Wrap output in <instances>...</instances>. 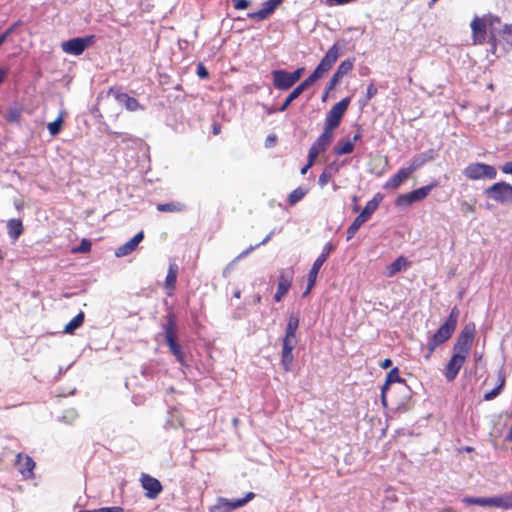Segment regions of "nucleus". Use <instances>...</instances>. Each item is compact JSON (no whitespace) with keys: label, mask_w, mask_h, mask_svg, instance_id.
I'll use <instances>...</instances> for the list:
<instances>
[{"label":"nucleus","mask_w":512,"mask_h":512,"mask_svg":"<svg viewBox=\"0 0 512 512\" xmlns=\"http://www.w3.org/2000/svg\"><path fill=\"white\" fill-rule=\"evenodd\" d=\"M15 466L24 478H31L33 476L35 462L30 456L19 453L16 456Z\"/></svg>","instance_id":"obj_19"},{"label":"nucleus","mask_w":512,"mask_h":512,"mask_svg":"<svg viewBox=\"0 0 512 512\" xmlns=\"http://www.w3.org/2000/svg\"><path fill=\"white\" fill-rule=\"evenodd\" d=\"M8 235L12 240H17L23 232V224L19 219H10L7 222Z\"/></svg>","instance_id":"obj_32"},{"label":"nucleus","mask_w":512,"mask_h":512,"mask_svg":"<svg viewBox=\"0 0 512 512\" xmlns=\"http://www.w3.org/2000/svg\"><path fill=\"white\" fill-rule=\"evenodd\" d=\"M255 498V493L248 492L245 497L237 499V503L239 506L243 507L245 506L249 501L253 500Z\"/></svg>","instance_id":"obj_51"},{"label":"nucleus","mask_w":512,"mask_h":512,"mask_svg":"<svg viewBox=\"0 0 512 512\" xmlns=\"http://www.w3.org/2000/svg\"><path fill=\"white\" fill-rule=\"evenodd\" d=\"M459 314V309L456 306L453 307L445 322L429 337L427 342L428 354L426 358H429L438 346L445 343L452 336L457 326Z\"/></svg>","instance_id":"obj_3"},{"label":"nucleus","mask_w":512,"mask_h":512,"mask_svg":"<svg viewBox=\"0 0 512 512\" xmlns=\"http://www.w3.org/2000/svg\"><path fill=\"white\" fill-rule=\"evenodd\" d=\"M109 94L113 95L116 101L120 105L124 106L128 111H136L141 107L136 98L129 96L127 93L121 92L116 87H111L109 89Z\"/></svg>","instance_id":"obj_18"},{"label":"nucleus","mask_w":512,"mask_h":512,"mask_svg":"<svg viewBox=\"0 0 512 512\" xmlns=\"http://www.w3.org/2000/svg\"><path fill=\"white\" fill-rule=\"evenodd\" d=\"M409 265V261L404 256H399L396 260H394L391 264H389L386 268V275L388 277L395 276L398 272L407 268Z\"/></svg>","instance_id":"obj_27"},{"label":"nucleus","mask_w":512,"mask_h":512,"mask_svg":"<svg viewBox=\"0 0 512 512\" xmlns=\"http://www.w3.org/2000/svg\"><path fill=\"white\" fill-rule=\"evenodd\" d=\"M274 234V231H271L259 244L255 245V247H259L260 245H264L266 244L270 239L271 237L273 236Z\"/></svg>","instance_id":"obj_62"},{"label":"nucleus","mask_w":512,"mask_h":512,"mask_svg":"<svg viewBox=\"0 0 512 512\" xmlns=\"http://www.w3.org/2000/svg\"><path fill=\"white\" fill-rule=\"evenodd\" d=\"M391 366H392V360H391V359H389V358L385 359V360L382 362V364H381V368H383V369H388V368H389V367H391Z\"/></svg>","instance_id":"obj_63"},{"label":"nucleus","mask_w":512,"mask_h":512,"mask_svg":"<svg viewBox=\"0 0 512 512\" xmlns=\"http://www.w3.org/2000/svg\"><path fill=\"white\" fill-rule=\"evenodd\" d=\"M95 35H88L85 37H76L64 41L61 44L62 50L70 55H81L91 44L94 43Z\"/></svg>","instance_id":"obj_12"},{"label":"nucleus","mask_w":512,"mask_h":512,"mask_svg":"<svg viewBox=\"0 0 512 512\" xmlns=\"http://www.w3.org/2000/svg\"><path fill=\"white\" fill-rule=\"evenodd\" d=\"M387 391L388 390H384V386L381 387V401L383 406H387Z\"/></svg>","instance_id":"obj_60"},{"label":"nucleus","mask_w":512,"mask_h":512,"mask_svg":"<svg viewBox=\"0 0 512 512\" xmlns=\"http://www.w3.org/2000/svg\"><path fill=\"white\" fill-rule=\"evenodd\" d=\"M256 247L255 246H250L248 247L246 250H244L243 252H241L233 261L232 263H235L236 261L240 260L241 258L247 256L250 252H252Z\"/></svg>","instance_id":"obj_57"},{"label":"nucleus","mask_w":512,"mask_h":512,"mask_svg":"<svg viewBox=\"0 0 512 512\" xmlns=\"http://www.w3.org/2000/svg\"><path fill=\"white\" fill-rule=\"evenodd\" d=\"M354 61V58H348L342 61L335 72L343 78L353 69Z\"/></svg>","instance_id":"obj_39"},{"label":"nucleus","mask_w":512,"mask_h":512,"mask_svg":"<svg viewBox=\"0 0 512 512\" xmlns=\"http://www.w3.org/2000/svg\"><path fill=\"white\" fill-rule=\"evenodd\" d=\"M271 75L273 79V85L278 90L286 91L295 85V82L293 81L290 72L286 70H273L271 72Z\"/></svg>","instance_id":"obj_16"},{"label":"nucleus","mask_w":512,"mask_h":512,"mask_svg":"<svg viewBox=\"0 0 512 512\" xmlns=\"http://www.w3.org/2000/svg\"><path fill=\"white\" fill-rule=\"evenodd\" d=\"M92 243L88 239H82L80 244L72 249L73 253H88L91 250Z\"/></svg>","instance_id":"obj_44"},{"label":"nucleus","mask_w":512,"mask_h":512,"mask_svg":"<svg viewBox=\"0 0 512 512\" xmlns=\"http://www.w3.org/2000/svg\"><path fill=\"white\" fill-rule=\"evenodd\" d=\"M322 153L319 149H317L315 146H311L308 152V163L313 164L315 158Z\"/></svg>","instance_id":"obj_50"},{"label":"nucleus","mask_w":512,"mask_h":512,"mask_svg":"<svg viewBox=\"0 0 512 512\" xmlns=\"http://www.w3.org/2000/svg\"><path fill=\"white\" fill-rule=\"evenodd\" d=\"M178 266L175 263L169 265L168 273L165 279V286L167 288H175L177 280Z\"/></svg>","instance_id":"obj_37"},{"label":"nucleus","mask_w":512,"mask_h":512,"mask_svg":"<svg viewBox=\"0 0 512 512\" xmlns=\"http://www.w3.org/2000/svg\"><path fill=\"white\" fill-rule=\"evenodd\" d=\"M62 123H63V115L61 113L56 120H54L53 122H50L48 124L49 133L52 136L59 134L61 131V128H62Z\"/></svg>","instance_id":"obj_42"},{"label":"nucleus","mask_w":512,"mask_h":512,"mask_svg":"<svg viewBox=\"0 0 512 512\" xmlns=\"http://www.w3.org/2000/svg\"><path fill=\"white\" fill-rule=\"evenodd\" d=\"M340 164L336 161L329 163L320 174L318 184L321 188L325 187L329 180L339 172Z\"/></svg>","instance_id":"obj_25"},{"label":"nucleus","mask_w":512,"mask_h":512,"mask_svg":"<svg viewBox=\"0 0 512 512\" xmlns=\"http://www.w3.org/2000/svg\"><path fill=\"white\" fill-rule=\"evenodd\" d=\"M184 209V205L181 203H163L157 205V210L160 212H175L182 211Z\"/></svg>","instance_id":"obj_40"},{"label":"nucleus","mask_w":512,"mask_h":512,"mask_svg":"<svg viewBox=\"0 0 512 512\" xmlns=\"http://www.w3.org/2000/svg\"><path fill=\"white\" fill-rule=\"evenodd\" d=\"M382 200V196L380 194H377L374 196L373 199L368 201L361 211V213L354 219V221L351 223V225L347 229V241L351 240L357 231L360 229V227L369 220V218L372 216V214L377 210L380 202Z\"/></svg>","instance_id":"obj_6"},{"label":"nucleus","mask_w":512,"mask_h":512,"mask_svg":"<svg viewBox=\"0 0 512 512\" xmlns=\"http://www.w3.org/2000/svg\"><path fill=\"white\" fill-rule=\"evenodd\" d=\"M503 35L505 36V40L512 44V25H505L503 28Z\"/></svg>","instance_id":"obj_53"},{"label":"nucleus","mask_w":512,"mask_h":512,"mask_svg":"<svg viewBox=\"0 0 512 512\" xmlns=\"http://www.w3.org/2000/svg\"><path fill=\"white\" fill-rule=\"evenodd\" d=\"M141 484L146 490V497L149 499H155L163 489L161 482L148 474H142Z\"/></svg>","instance_id":"obj_17"},{"label":"nucleus","mask_w":512,"mask_h":512,"mask_svg":"<svg viewBox=\"0 0 512 512\" xmlns=\"http://www.w3.org/2000/svg\"><path fill=\"white\" fill-rule=\"evenodd\" d=\"M162 329L164 333V340L169 351L181 366H186L185 353L183 352L181 345L178 343V327L174 313L169 312L165 316V323L162 324Z\"/></svg>","instance_id":"obj_2"},{"label":"nucleus","mask_w":512,"mask_h":512,"mask_svg":"<svg viewBox=\"0 0 512 512\" xmlns=\"http://www.w3.org/2000/svg\"><path fill=\"white\" fill-rule=\"evenodd\" d=\"M377 94V88L375 87L374 84H370L368 85L367 87V91H366V96H367V99L370 100L371 98H373L375 95Z\"/></svg>","instance_id":"obj_55"},{"label":"nucleus","mask_w":512,"mask_h":512,"mask_svg":"<svg viewBox=\"0 0 512 512\" xmlns=\"http://www.w3.org/2000/svg\"><path fill=\"white\" fill-rule=\"evenodd\" d=\"M501 170L505 174L512 175V161L506 162L504 165H502Z\"/></svg>","instance_id":"obj_58"},{"label":"nucleus","mask_w":512,"mask_h":512,"mask_svg":"<svg viewBox=\"0 0 512 512\" xmlns=\"http://www.w3.org/2000/svg\"><path fill=\"white\" fill-rule=\"evenodd\" d=\"M341 79L342 77L335 72L326 84V94H329V92L336 87Z\"/></svg>","instance_id":"obj_46"},{"label":"nucleus","mask_w":512,"mask_h":512,"mask_svg":"<svg viewBox=\"0 0 512 512\" xmlns=\"http://www.w3.org/2000/svg\"><path fill=\"white\" fill-rule=\"evenodd\" d=\"M143 239H144V232L143 231L138 232L133 238H131L129 241H127L123 245L119 246L115 250V256L116 257H124V256L131 254L133 251L136 250L139 243Z\"/></svg>","instance_id":"obj_21"},{"label":"nucleus","mask_w":512,"mask_h":512,"mask_svg":"<svg viewBox=\"0 0 512 512\" xmlns=\"http://www.w3.org/2000/svg\"><path fill=\"white\" fill-rule=\"evenodd\" d=\"M20 118V113L18 110H10L7 115V121L9 122H18Z\"/></svg>","instance_id":"obj_54"},{"label":"nucleus","mask_w":512,"mask_h":512,"mask_svg":"<svg viewBox=\"0 0 512 512\" xmlns=\"http://www.w3.org/2000/svg\"><path fill=\"white\" fill-rule=\"evenodd\" d=\"M438 156L437 152L434 149H428L425 152L415 155L409 167L414 172L418 169H420L423 165H425L427 162L433 161Z\"/></svg>","instance_id":"obj_22"},{"label":"nucleus","mask_w":512,"mask_h":512,"mask_svg":"<svg viewBox=\"0 0 512 512\" xmlns=\"http://www.w3.org/2000/svg\"><path fill=\"white\" fill-rule=\"evenodd\" d=\"M354 150V144L353 141L347 140H339L337 144L334 146V153L336 155H345L350 154Z\"/></svg>","instance_id":"obj_34"},{"label":"nucleus","mask_w":512,"mask_h":512,"mask_svg":"<svg viewBox=\"0 0 512 512\" xmlns=\"http://www.w3.org/2000/svg\"><path fill=\"white\" fill-rule=\"evenodd\" d=\"M462 502L467 505L491 507V497H464Z\"/></svg>","instance_id":"obj_36"},{"label":"nucleus","mask_w":512,"mask_h":512,"mask_svg":"<svg viewBox=\"0 0 512 512\" xmlns=\"http://www.w3.org/2000/svg\"><path fill=\"white\" fill-rule=\"evenodd\" d=\"M307 87L301 82L297 87L293 89V91L286 97L285 101L282 103V105L277 109L279 112H284L289 105L297 99L305 90Z\"/></svg>","instance_id":"obj_31"},{"label":"nucleus","mask_w":512,"mask_h":512,"mask_svg":"<svg viewBox=\"0 0 512 512\" xmlns=\"http://www.w3.org/2000/svg\"><path fill=\"white\" fill-rule=\"evenodd\" d=\"M501 389L500 387H495L494 389H492L491 391L489 392H486L483 396V399L485 401H490V400H493L495 399L500 393H501Z\"/></svg>","instance_id":"obj_49"},{"label":"nucleus","mask_w":512,"mask_h":512,"mask_svg":"<svg viewBox=\"0 0 512 512\" xmlns=\"http://www.w3.org/2000/svg\"><path fill=\"white\" fill-rule=\"evenodd\" d=\"M393 383L403 384L404 385V392L407 393V394L410 393V389L406 385L405 380L402 377H400L399 370H398L397 367L392 368L388 372V374L386 376L385 383L383 384L384 390H388L390 385L393 384Z\"/></svg>","instance_id":"obj_26"},{"label":"nucleus","mask_w":512,"mask_h":512,"mask_svg":"<svg viewBox=\"0 0 512 512\" xmlns=\"http://www.w3.org/2000/svg\"><path fill=\"white\" fill-rule=\"evenodd\" d=\"M196 74L201 79H207L209 77V72L204 64L199 63L196 67Z\"/></svg>","instance_id":"obj_48"},{"label":"nucleus","mask_w":512,"mask_h":512,"mask_svg":"<svg viewBox=\"0 0 512 512\" xmlns=\"http://www.w3.org/2000/svg\"><path fill=\"white\" fill-rule=\"evenodd\" d=\"M282 1L283 0H267L263 3L260 10L248 13L247 17L257 21H263L274 12V10Z\"/></svg>","instance_id":"obj_20"},{"label":"nucleus","mask_w":512,"mask_h":512,"mask_svg":"<svg viewBox=\"0 0 512 512\" xmlns=\"http://www.w3.org/2000/svg\"><path fill=\"white\" fill-rule=\"evenodd\" d=\"M504 385H505V375H504V373L502 371H500L498 373V385H497V387H500V389L502 390Z\"/></svg>","instance_id":"obj_59"},{"label":"nucleus","mask_w":512,"mask_h":512,"mask_svg":"<svg viewBox=\"0 0 512 512\" xmlns=\"http://www.w3.org/2000/svg\"><path fill=\"white\" fill-rule=\"evenodd\" d=\"M293 276L294 271L292 268L280 270L277 291L274 295V299L276 302L281 301V299L288 293L292 284Z\"/></svg>","instance_id":"obj_14"},{"label":"nucleus","mask_w":512,"mask_h":512,"mask_svg":"<svg viewBox=\"0 0 512 512\" xmlns=\"http://www.w3.org/2000/svg\"><path fill=\"white\" fill-rule=\"evenodd\" d=\"M307 194V189L303 187H298L294 189L289 195H288V203L293 206L296 203H298L300 200L304 198V196Z\"/></svg>","instance_id":"obj_38"},{"label":"nucleus","mask_w":512,"mask_h":512,"mask_svg":"<svg viewBox=\"0 0 512 512\" xmlns=\"http://www.w3.org/2000/svg\"><path fill=\"white\" fill-rule=\"evenodd\" d=\"M491 507L501 508L504 510H511L512 493L491 497Z\"/></svg>","instance_id":"obj_29"},{"label":"nucleus","mask_w":512,"mask_h":512,"mask_svg":"<svg viewBox=\"0 0 512 512\" xmlns=\"http://www.w3.org/2000/svg\"><path fill=\"white\" fill-rule=\"evenodd\" d=\"M19 25V22L14 23L12 26H10L8 29L5 30L4 34H6L8 37L14 32L15 28Z\"/></svg>","instance_id":"obj_61"},{"label":"nucleus","mask_w":512,"mask_h":512,"mask_svg":"<svg viewBox=\"0 0 512 512\" xmlns=\"http://www.w3.org/2000/svg\"><path fill=\"white\" fill-rule=\"evenodd\" d=\"M79 512H123V508L119 506H113V507H102L99 509H93V510H80Z\"/></svg>","instance_id":"obj_47"},{"label":"nucleus","mask_w":512,"mask_h":512,"mask_svg":"<svg viewBox=\"0 0 512 512\" xmlns=\"http://www.w3.org/2000/svg\"><path fill=\"white\" fill-rule=\"evenodd\" d=\"M293 361H294L293 354H281V364L283 366V369L286 372H289L292 370Z\"/></svg>","instance_id":"obj_45"},{"label":"nucleus","mask_w":512,"mask_h":512,"mask_svg":"<svg viewBox=\"0 0 512 512\" xmlns=\"http://www.w3.org/2000/svg\"><path fill=\"white\" fill-rule=\"evenodd\" d=\"M345 45V41L335 42L326 52L314 71L302 83L308 88L328 72L340 56V49L345 47Z\"/></svg>","instance_id":"obj_4"},{"label":"nucleus","mask_w":512,"mask_h":512,"mask_svg":"<svg viewBox=\"0 0 512 512\" xmlns=\"http://www.w3.org/2000/svg\"><path fill=\"white\" fill-rule=\"evenodd\" d=\"M505 441L512 442V424L511 427L509 428L508 433L505 436Z\"/></svg>","instance_id":"obj_64"},{"label":"nucleus","mask_w":512,"mask_h":512,"mask_svg":"<svg viewBox=\"0 0 512 512\" xmlns=\"http://www.w3.org/2000/svg\"><path fill=\"white\" fill-rule=\"evenodd\" d=\"M298 327H299V315L295 314V313H291L288 318L287 325H286L284 338L297 339L296 332H297Z\"/></svg>","instance_id":"obj_30"},{"label":"nucleus","mask_w":512,"mask_h":512,"mask_svg":"<svg viewBox=\"0 0 512 512\" xmlns=\"http://www.w3.org/2000/svg\"><path fill=\"white\" fill-rule=\"evenodd\" d=\"M350 103V98H343L341 101L332 106L326 115L324 127L330 130L337 128L341 122V119L346 112Z\"/></svg>","instance_id":"obj_13"},{"label":"nucleus","mask_w":512,"mask_h":512,"mask_svg":"<svg viewBox=\"0 0 512 512\" xmlns=\"http://www.w3.org/2000/svg\"><path fill=\"white\" fill-rule=\"evenodd\" d=\"M162 329L164 333V340L169 351L181 366H186L185 353L183 352L181 345L178 343V327L174 313L169 312L165 316V323L162 324Z\"/></svg>","instance_id":"obj_1"},{"label":"nucleus","mask_w":512,"mask_h":512,"mask_svg":"<svg viewBox=\"0 0 512 512\" xmlns=\"http://www.w3.org/2000/svg\"><path fill=\"white\" fill-rule=\"evenodd\" d=\"M437 186H438V183L436 181H433L430 184H428L426 186H422V187L415 189L409 193L401 194L398 196V198L396 200V205L397 206H402V205L410 206L415 202L421 201V200L425 199L429 195V193L432 191V189H434Z\"/></svg>","instance_id":"obj_11"},{"label":"nucleus","mask_w":512,"mask_h":512,"mask_svg":"<svg viewBox=\"0 0 512 512\" xmlns=\"http://www.w3.org/2000/svg\"><path fill=\"white\" fill-rule=\"evenodd\" d=\"M237 503V499L229 500L224 497H219L215 505L210 508V512H231L235 509L241 508Z\"/></svg>","instance_id":"obj_24"},{"label":"nucleus","mask_w":512,"mask_h":512,"mask_svg":"<svg viewBox=\"0 0 512 512\" xmlns=\"http://www.w3.org/2000/svg\"><path fill=\"white\" fill-rule=\"evenodd\" d=\"M467 357L459 353L453 352L451 359L448 361L445 367V378L448 382H452L456 379L461 367L465 363Z\"/></svg>","instance_id":"obj_15"},{"label":"nucleus","mask_w":512,"mask_h":512,"mask_svg":"<svg viewBox=\"0 0 512 512\" xmlns=\"http://www.w3.org/2000/svg\"><path fill=\"white\" fill-rule=\"evenodd\" d=\"M333 249H334V246L330 242L326 243L321 254L314 261V263L308 273L307 287H306V290L303 292L304 297L310 293L311 289L316 284L319 270L321 269L323 264L327 261V258L329 256V254L333 251Z\"/></svg>","instance_id":"obj_9"},{"label":"nucleus","mask_w":512,"mask_h":512,"mask_svg":"<svg viewBox=\"0 0 512 512\" xmlns=\"http://www.w3.org/2000/svg\"><path fill=\"white\" fill-rule=\"evenodd\" d=\"M232 2L234 4L235 9H238V10H244L250 4V2L248 0H232Z\"/></svg>","instance_id":"obj_52"},{"label":"nucleus","mask_w":512,"mask_h":512,"mask_svg":"<svg viewBox=\"0 0 512 512\" xmlns=\"http://www.w3.org/2000/svg\"><path fill=\"white\" fill-rule=\"evenodd\" d=\"M484 195L503 205L512 204V185L504 181L494 183L484 190Z\"/></svg>","instance_id":"obj_8"},{"label":"nucleus","mask_w":512,"mask_h":512,"mask_svg":"<svg viewBox=\"0 0 512 512\" xmlns=\"http://www.w3.org/2000/svg\"><path fill=\"white\" fill-rule=\"evenodd\" d=\"M411 168L404 167L398 170L384 185L385 189H397L411 174Z\"/></svg>","instance_id":"obj_23"},{"label":"nucleus","mask_w":512,"mask_h":512,"mask_svg":"<svg viewBox=\"0 0 512 512\" xmlns=\"http://www.w3.org/2000/svg\"><path fill=\"white\" fill-rule=\"evenodd\" d=\"M345 45V41L335 42L326 52L314 71L302 83L308 88L328 72L340 56V49L345 47Z\"/></svg>","instance_id":"obj_5"},{"label":"nucleus","mask_w":512,"mask_h":512,"mask_svg":"<svg viewBox=\"0 0 512 512\" xmlns=\"http://www.w3.org/2000/svg\"><path fill=\"white\" fill-rule=\"evenodd\" d=\"M297 345V339H282V353L281 354H293V350Z\"/></svg>","instance_id":"obj_43"},{"label":"nucleus","mask_w":512,"mask_h":512,"mask_svg":"<svg viewBox=\"0 0 512 512\" xmlns=\"http://www.w3.org/2000/svg\"><path fill=\"white\" fill-rule=\"evenodd\" d=\"M333 140V131L324 127L322 134L313 143L317 149L325 152Z\"/></svg>","instance_id":"obj_28"},{"label":"nucleus","mask_w":512,"mask_h":512,"mask_svg":"<svg viewBox=\"0 0 512 512\" xmlns=\"http://www.w3.org/2000/svg\"><path fill=\"white\" fill-rule=\"evenodd\" d=\"M303 72H304L303 67L297 68L295 71L290 72V75L295 83L301 78Z\"/></svg>","instance_id":"obj_56"},{"label":"nucleus","mask_w":512,"mask_h":512,"mask_svg":"<svg viewBox=\"0 0 512 512\" xmlns=\"http://www.w3.org/2000/svg\"><path fill=\"white\" fill-rule=\"evenodd\" d=\"M475 332V325L473 323L465 325L456 339V342L453 346V352L468 357L475 337Z\"/></svg>","instance_id":"obj_10"},{"label":"nucleus","mask_w":512,"mask_h":512,"mask_svg":"<svg viewBox=\"0 0 512 512\" xmlns=\"http://www.w3.org/2000/svg\"><path fill=\"white\" fill-rule=\"evenodd\" d=\"M471 29L473 36L475 38V42L480 37L484 39L485 34V24L482 20H480L478 17H475L473 21L471 22Z\"/></svg>","instance_id":"obj_35"},{"label":"nucleus","mask_w":512,"mask_h":512,"mask_svg":"<svg viewBox=\"0 0 512 512\" xmlns=\"http://www.w3.org/2000/svg\"><path fill=\"white\" fill-rule=\"evenodd\" d=\"M463 175L469 180H493L497 176L494 166L482 162L470 163L463 169Z\"/></svg>","instance_id":"obj_7"},{"label":"nucleus","mask_w":512,"mask_h":512,"mask_svg":"<svg viewBox=\"0 0 512 512\" xmlns=\"http://www.w3.org/2000/svg\"><path fill=\"white\" fill-rule=\"evenodd\" d=\"M78 418V413L75 409H68L63 412L59 417V421L65 424H73Z\"/></svg>","instance_id":"obj_41"},{"label":"nucleus","mask_w":512,"mask_h":512,"mask_svg":"<svg viewBox=\"0 0 512 512\" xmlns=\"http://www.w3.org/2000/svg\"><path fill=\"white\" fill-rule=\"evenodd\" d=\"M85 315L81 311L73 319H71L65 326L64 332L67 334H73L75 330L82 326Z\"/></svg>","instance_id":"obj_33"}]
</instances>
